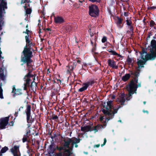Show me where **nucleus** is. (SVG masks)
<instances>
[{
    "label": "nucleus",
    "mask_w": 156,
    "mask_h": 156,
    "mask_svg": "<svg viewBox=\"0 0 156 156\" xmlns=\"http://www.w3.org/2000/svg\"><path fill=\"white\" fill-rule=\"evenodd\" d=\"M141 67L139 68L138 66L136 70L134 72L131 70H129L131 75L133 76L134 77L126 86L128 91V97L126 98L130 97L134 93H136L137 88L141 87V82L138 83V77L140 75V73L141 71Z\"/></svg>",
    "instance_id": "1"
},
{
    "label": "nucleus",
    "mask_w": 156,
    "mask_h": 156,
    "mask_svg": "<svg viewBox=\"0 0 156 156\" xmlns=\"http://www.w3.org/2000/svg\"><path fill=\"white\" fill-rule=\"evenodd\" d=\"M103 108L102 112L103 113L107 116L108 117L105 118V121L103 119L105 118L104 116H101L100 118V121L103 124H106L108 121L114 117V114L117 113L118 109L114 108L112 101H106L102 104Z\"/></svg>",
    "instance_id": "2"
},
{
    "label": "nucleus",
    "mask_w": 156,
    "mask_h": 156,
    "mask_svg": "<svg viewBox=\"0 0 156 156\" xmlns=\"http://www.w3.org/2000/svg\"><path fill=\"white\" fill-rule=\"evenodd\" d=\"M26 45L24 46L23 50L22 52L21 57H23V59L24 61L30 60V58H32L33 55V53L30 51V47L31 44L33 42L32 39H29L28 35L25 36Z\"/></svg>",
    "instance_id": "3"
},
{
    "label": "nucleus",
    "mask_w": 156,
    "mask_h": 156,
    "mask_svg": "<svg viewBox=\"0 0 156 156\" xmlns=\"http://www.w3.org/2000/svg\"><path fill=\"white\" fill-rule=\"evenodd\" d=\"M36 76L35 74L27 73L25 76L24 78L26 79V83L24 84L23 89L26 90L28 88L30 90L34 91V88H36L37 84L34 82Z\"/></svg>",
    "instance_id": "4"
},
{
    "label": "nucleus",
    "mask_w": 156,
    "mask_h": 156,
    "mask_svg": "<svg viewBox=\"0 0 156 156\" xmlns=\"http://www.w3.org/2000/svg\"><path fill=\"white\" fill-rule=\"evenodd\" d=\"M99 10L98 6L95 5H92L89 6V15L92 17H96L99 15Z\"/></svg>",
    "instance_id": "5"
},
{
    "label": "nucleus",
    "mask_w": 156,
    "mask_h": 156,
    "mask_svg": "<svg viewBox=\"0 0 156 156\" xmlns=\"http://www.w3.org/2000/svg\"><path fill=\"white\" fill-rule=\"evenodd\" d=\"M80 140L76 138H69L64 140V146L67 148H72L73 147L74 144L80 142Z\"/></svg>",
    "instance_id": "6"
},
{
    "label": "nucleus",
    "mask_w": 156,
    "mask_h": 156,
    "mask_svg": "<svg viewBox=\"0 0 156 156\" xmlns=\"http://www.w3.org/2000/svg\"><path fill=\"white\" fill-rule=\"evenodd\" d=\"M32 58H30V60H27L26 61H24L23 58V57H21V62H23L21 65L23 66L24 64H26L27 67V70H28V73L31 74V73L34 70L31 63L33 62V60L31 59Z\"/></svg>",
    "instance_id": "7"
},
{
    "label": "nucleus",
    "mask_w": 156,
    "mask_h": 156,
    "mask_svg": "<svg viewBox=\"0 0 156 156\" xmlns=\"http://www.w3.org/2000/svg\"><path fill=\"white\" fill-rule=\"evenodd\" d=\"M26 90L25 94H24L23 93V90H22L19 89H16L15 88V85H13V86L12 93V94L13 97H15L17 95L23 94L24 95L23 96L28 98V94L27 92V89Z\"/></svg>",
    "instance_id": "8"
},
{
    "label": "nucleus",
    "mask_w": 156,
    "mask_h": 156,
    "mask_svg": "<svg viewBox=\"0 0 156 156\" xmlns=\"http://www.w3.org/2000/svg\"><path fill=\"white\" fill-rule=\"evenodd\" d=\"M151 54H147L145 57V58L142 59L143 64L145 65L146 62L149 60H154L156 57V53L154 52L153 50H151Z\"/></svg>",
    "instance_id": "9"
},
{
    "label": "nucleus",
    "mask_w": 156,
    "mask_h": 156,
    "mask_svg": "<svg viewBox=\"0 0 156 156\" xmlns=\"http://www.w3.org/2000/svg\"><path fill=\"white\" fill-rule=\"evenodd\" d=\"M95 83V81L94 80H92L88 81L86 83H84L83 84V86L80 88L78 91L79 92H83L85 90H86L88 87L89 86H91L92 85Z\"/></svg>",
    "instance_id": "10"
},
{
    "label": "nucleus",
    "mask_w": 156,
    "mask_h": 156,
    "mask_svg": "<svg viewBox=\"0 0 156 156\" xmlns=\"http://www.w3.org/2000/svg\"><path fill=\"white\" fill-rule=\"evenodd\" d=\"M9 117H6L0 120V129H3L5 128V126L8 123Z\"/></svg>",
    "instance_id": "11"
},
{
    "label": "nucleus",
    "mask_w": 156,
    "mask_h": 156,
    "mask_svg": "<svg viewBox=\"0 0 156 156\" xmlns=\"http://www.w3.org/2000/svg\"><path fill=\"white\" fill-rule=\"evenodd\" d=\"M108 66L113 69H117L118 66L116 65V62L113 59H109L107 61Z\"/></svg>",
    "instance_id": "12"
},
{
    "label": "nucleus",
    "mask_w": 156,
    "mask_h": 156,
    "mask_svg": "<svg viewBox=\"0 0 156 156\" xmlns=\"http://www.w3.org/2000/svg\"><path fill=\"white\" fill-rule=\"evenodd\" d=\"M31 109V107L30 105H27V108L26 114L27 115V122L29 123H31L33 122V120H31L30 119V112Z\"/></svg>",
    "instance_id": "13"
},
{
    "label": "nucleus",
    "mask_w": 156,
    "mask_h": 156,
    "mask_svg": "<svg viewBox=\"0 0 156 156\" xmlns=\"http://www.w3.org/2000/svg\"><path fill=\"white\" fill-rule=\"evenodd\" d=\"M106 126V124H103V125H99L94 127H92V131H94V133H96V132H97L98 130L105 128Z\"/></svg>",
    "instance_id": "14"
},
{
    "label": "nucleus",
    "mask_w": 156,
    "mask_h": 156,
    "mask_svg": "<svg viewBox=\"0 0 156 156\" xmlns=\"http://www.w3.org/2000/svg\"><path fill=\"white\" fill-rule=\"evenodd\" d=\"M72 154L71 151L70 149H68L66 150L63 153H60L57 155L56 156H69Z\"/></svg>",
    "instance_id": "15"
},
{
    "label": "nucleus",
    "mask_w": 156,
    "mask_h": 156,
    "mask_svg": "<svg viewBox=\"0 0 156 156\" xmlns=\"http://www.w3.org/2000/svg\"><path fill=\"white\" fill-rule=\"evenodd\" d=\"M131 75L130 73H126L122 77V80L124 82H126L131 77L133 78V76L132 75V76H131Z\"/></svg>",
    "instance_id": "16"
},
{
    "label": "nucleus",
    "mask_w": 156,
    "mask_h": 156,
    "mask_svg": "<svg viewBox=\"0 0 156 156\" xmlns=\"http://www.w3.org/2000/svg\"><path fill=\"white\" fill-rule=\"evenodd\" d=\"M55 21L56 23H61L64 22V19L62 17L58 16L55 17Z\"/></svg>",
    "instance_id": "17"
},
{
    "label": "nucleus",
    "mask_w": 156,
    "mask_h": 156,
    "mask_svg": "<svg viewBox=\"0 0 156 156\" xmlns=\"http://www.w3.org/2000/svg\"><path fill=\"white\" fill-rule=\"evenodd\" d=\"M76 65V61L75 60H74L73 63L71 62L69 65V69L70 71L73 70L74 68H75Z\"/></svg>",
    "instance_id": "18"
},
{
    "label": "nucleus",
    "mask_w": 156,
    "mask_h": 156,
    "mask_svg": "<svg viewBox=\"0 0 156 156\" xmlns=\"http://www.w3.org/2000/svg\"><path fill=\"white\" fill-rule=\"evenodd\" d=\"M139 53L140 54V58L142 59L145 58V54H147L146 50L144 48H142V51L140 52Z\"/></svg>",
    "instance_id": "19"
},
{
    "label": "nucleus",
    "mask_w": 156,
    "mask_h": 156,
    "mask_svg": "<svg viewBox=\"0 0 156 156\" xmlns=\"http://www.w3.org/2000/svg\"><path fill=\"white\" fill-rule=\"evenodd\" d=\"M92 127L90 126H86L83 127H81V130L84 132L91 131H92Z\"/></svg>",
    "instance_id": "20"
},
{
    "label": "nucleus",
    "mask_w": 156,
    "mask_h": 156,
    "mask_svg": "<svg viewBox=\"0 0 156 156\" xmlns=\"http://www.w3.org/2000/svg\"><path fill=\"white\" fill-rule=\"evenodd\" d=\"M117 18L118 20L117 22V24L119 28H122L123 25V24L121 25L123 19L119 17H117Z\"/></svg>",
    "instance_id": "21"
},
{
    "label": "nucleus",
    "mask_w": 156,
    "mask_h": 156,
    "mask_svg": "<svg viewBox=\"0 0 156 156\" xmlns=\"http://www.w3.org/2000/svg\"><path fill=\"white\" fill-rule=\"evenodd\" d=\"M127 27L129 30H128L127 33H130L131 34H133V33L134 27L133 24L130 25V26H127Z\"/></svg>",
    "instance_id": "22"
},
{
    "label": "nucleus",
    "mask_w": 156,
    "mask_h": 156,
    "mask_svg": "<svg viewBox=\"0 0 156 156\" xmlns=\"http://www.w3.org/2000/svg\"><path fill=\"white\" fill-rule=\"evenodd\" d=\"M19 146H15L12 149L11 151L13 153L14 155V154H17L19 151Z\"/></svg>",
    "instance_id": "23"
},
{
    "label": "nucleus",
    "mask_w": 156,
    "mask_h": 156,
    "mask_svg": "<svg viewBox=\"0 0 156 156\" xmlns=\"http://www.w3.org/2000/svg\"><path fill=\"white\" fill-rule=\"evenodd\" d=\"M137 63L138 66H139V68L140 67H144V64H143V61L141 59L140 60L139 59H137Z\"/></svg>",
    "instance_id": "24"
},
{
    "label": "nucleus",
    "mask_w": 156,
    "mask_h": 156,
    "mask_svg": "<svg viewBox=\"0 0 156 156\" xmlns=\"http://www.w3.org/2000/svg\"><path fill=\"white\" fill-rule=\"evenodd\" d=\"M151 46L154 49L156 48V41L154 40H152L151 42Z\"/></svg>",
    "instance_id": "25"
},
{
    "label": "nucleus",
    "mask_w": 156,
    "mask_h": 156,
    "mask_svg": "<svg viewBox=\"0 0 156 156\" xmlns=\"http://www.w3.org/2000/svg\"><path fill=\"white\" fill-rule=\"evenodd\" d=\"M7 5V2H5V1H2L1 2V6L2 7L4 8H6L7 9V7L6 6V5Z\"/></svg>",
    "instance_id": "26"
},
{
    "label": "nucleus",
    "mask_w": 156,
    "mask_h": 156,
    "mask_svg": "<svg viewBox=\"0 0 156 156\" xmlns=\"http://www.w3.org/2000/svg\"><path fill=\"white\" fill-rule=\"evenodd\" d=\"M8 149V148L6 147H5L3 148L1 151V153H0V156L2 155V153L5 152Z\"/></svg>",
    "instance_id": "27"
},
{
    "label": "nucleus",
    "mask_w": 156,
    "mask_h": 156,
    "mask_svg": "<svg viewBox=\"0 0 156 156\" xmlns=\"http://www.w3.org/2000/svg\"><path fill=\"white\" fill-rule=\"evenodd\" d=\"M32 11V10L31 8H27L26 10V15L28 16V15L30 14Z\"/></svg>",
    "instance_id": "28"
},
{
    "label": "nucleus",
    "mask_w": 156,
    "mask_h": 156,
    "mask_svg": "<svg viewBox=\"0 0 156 156\" xmlns=\"http://www.w3.org/2000/svg\"><path fill=\"white\" fill-rule=\"evenodd\" d=\"M124 98H117V101L119 102L122 104H123L125 101Z\"/></svg>",
    "instance_id": "29"
},
{
    "label": "nucleus",
    "mask_w": 156,
    "mask_h": 156,
    "mask_svg": "<svg viewBox=\"0 0 156 156\" xmlns=\"http://www.w3.org/2000/svg\"><path fill=\"white\" fill-rule=\"evenodd\" d=\"M27 129L26 132H27V135H28L29 134V133H30V128H29L30 126V124H28L27 125Z\"/></svg>",
    "instance_id": "30"
},
{
    "label": "nucleus",
    "mask_w": 156,
    "mask_h": 156,
    "mask_svg": "<svg viewBox=\"0 0 156 156\" xmlns=\"http://www.w3.org/2000/svg\"><path fill=\"white\" fill-rule=\"evenodd\" d=\"M126 24L127 26H130V25H132V22L130 20L127 19L126 20Z\"/></svg>",
    "instance_id": "31"
},
{
    "label": "nucleus",
    "mask_w": 156,
    "mask_h": 156,
    "mask_svg": "<svg viewBox=\"0 0 156 156\" xmlns=\"http://www.w3.org/2000/svg\"><path fill=\"white\" fill-rule=\"evenodd\" d=\"M155 25H156L155 22L153 20H151L150 22V27H152Z\"/></svg>",
    "instance_id": "32"
},
{
    "label": "nucleus",
    "mask_w": 156,
    "mask_h": 156,
    "mask_svg": "<svg viewBox=\"0 0 156 156\" xmlns=\"http://www.w3.org/2000/svg\"><path fill=\"white\" fill-rule=\"evenodd\" d=\"M31 32H32L30 30H29L28 29H27L26 30V31H23V33L27 34V35H28V37H29L30 36V35H29V33H31Z\"/></svg>",
    "instance_id": "33"
},
{
    "label": "nucleus",
    "mask_w": 156,
    "mask_h": 156,
    "mask_svg": "<svg viewBox=\"0 0 156 156\" xmlns=\"http://www.w3.org/2000/svg\"><path fill=\"white\" fill-rule=\"evenodd\" d=\"M30 135V133H29V134L28 135H27V133H26V134L25 135V136H24V137H23V142H24L27 141V137L28 136H29Z\"/></svg>",
    "instance_id": "34"
},
{
    "label": "nucleus",
    "mask_w": 156,
    "mask_h": 156,
    "mask_svg": "<svg viewBox=\"0 0 156 156\" xmlns=\"http://www.w3.org/2000/svg\"><path fill=\"white\" fill-rule=\"evenodd\" d=\"M35 44L34 43H33L32 42V43H31V45H30V51H31L32 52V53H33V52L34 51V50L33 49V48L32 47H31V46L34 47L35 46Z\"/></svg>",
    "instance_id": "35"
},
{
    "label": "nucleus",
    "mask_w": 156,
    "mask_h": 156,
    "mask_svg": "<svg viewBox=\"0 0 156 156\" xmlns=\"http://www.w3.org/2000/svg\"><path fill=\"white\" fill-rule=\"evenodd\" d=\"M107 40V37L105 36L103 37L101 40V41L102 43H104L106 42Z\"/></svg>",
    "instance_id": "36"
},
{
    "label": "nucleus",
    "mask_w": 156,
    "mask_h": 156,
    "mask_svg": "<svg viewBox=\"0 0 156 156\" xmlns=\"http://www.w3.org/2000/svg\"><path fill=\"white\" fill-rule=\"evenodd\" d=\"M2 92L3 90L1 87L0 86V98H3Z\"/></svg>",
    "instance_id": "37"
},
{
    "label": "nucleus",
    "mask_w": 156,
    "mask_h": 156,
    "mask_svg": "<svg viewBox=\"0 0 156 156\" xmlns=\"http://www.w3.org/2000/svg\"><path fill=\"white\" fill-rule=\"evenodd\" d=\"M127 61L128 63L130 65L132 63V60L131 58L128 57V58L127 59Z\"/></svg>",
    "instance_id": "38"
},
{
    "label": "nucleus",
    "mask_w": 156,
    "mask_h": 156,
    "mask_svg": "<svg viewBox=\"0 0 156 156\" xmlns=\"http://www.w3.org/2000/svg\"><path fill=\"white\" fill-rule=\"evenodd\" d=\"M30 2H31L29 1H28L27 0H21L20 3L22 4L26 2L27 3H29Z\"/></svg>",
    "instance_id": "39"
},
{
    "label": "nucleus",
    "mask_w": 156,
    "mask_h": 156,
    "mask_svg": "<svg viewBox=\"0 0 156 156\" xmlns=\"http://www.w3.org/2000/svg\"><path fill=\"white\" fill-rule=\"evenodd\" d=\"M90 1L92 2H98L100 3L101 1V0H89Z\"/></svg>",
    "instance_id": "40"
},
{
    "label": "nucleus",
    "mask_w": 156,
    "mask_h": 156,
    "mask_svg": "<svg viewBox=\"0 0 156 156\" xmlns=\"http://www.w3.org/2000/svg\"><path fill=\"white\" fill-rule=\"evenodd\" d=\"M110 53H111V55H117V53L114 51L112 50V51H111Z\"/></svg>",
    "instance_id": "41"
},
{
    "label": "nucleus",
    "mask_w": 156,
    "mask_h": 156,
    "mask_svg": "<svg viewBox=\"0 0 156 156\" xmlns=\"http://www.w3.org/2000/svg\"><path fill=\"white\" fill-rule=\"evenodd\" d=\"M147 9L149 10H151L153 9H156V7L154 6L149 7H148Z\"/></svg>",
    "instance_id": "42"
},
{
    "label": "nucleus",
    "mask_w": 156,
    "mask_h": 156,
    "mask_svg": "<svg viewBox=\"0 0 156 156\" xmlns=\"http://www.w3.org/2000/svg\"><path fill=\"white\" fill-rule=\"evenodd\" d=\"M106 142V138H105L104 139V142L103 144H102L101 145V146L102 147L105 144Z\"/></svg>",
    "instance_id": "43"
},
{
    "label": "nucleus",
    "mask_w": 156,
    "mask_h": 156,
    "mask_svg": "<svg viewBox=\"0 0 156 156\" xmlns=\"http://www.w3.org/2000/svg\"><path fill=\"white\" fill-rule=\"evenodd\" d=\"M106 142V138H105L104 139V142L103 144H102L101 145V146L102 147L105 144Z\"/></svg>",
    "instance_id": "44"
},
{
    "label": "nucleus",
    "mask_w": 156,
    "mask_h": 156,
    "mask_svg": "<svg viewBox=\"0 0 156 156\" xmlns=\"http://www.w3.org/2000/svg\"><path fill=\"white\" fill-rule=\"evenodd\" d=\"M67 30H68L69 31L71 30V27L70 26H69L67 27Z\"/></svg>",
    "instance_id": "45"
},
{
    "label": "nucleus",
    "mask_w": 156,
    "mask_h": 156,
    "mask_svg": "<svg viewBox=\"0 0 156 156\" xmlns=\"http://www.w3.org/2000/svg\"><path fill=\"white\" fill-rule=\"evenodd\" d=\"M76 61V63L77 65V62L79 64H80L81 62V61L80 60H75Z\"/></svg>",
    "instance_id": "46"
},
{
    "label": "nucleus",
    "mask_w": 156,
    "mask_h": 156,
    "mask_svg": "<svg viewBox=\"0 0 156 156\" xmlns=\"http://www.w3.org/2000/svg\"><path fill=\"white\" fill-rule=\"evenodd\" d=\"M44 30H48V31H51V29L50 28H48L46 29H45V28H44Z\"/></svg>",
    "instance_id": "47"
},
{
    "label": "nucleus",
    "mask_w": 156,
    "mask_h": 156,
    "mask_svg": "<svg viewBox=\"0 0 156 156\" xmlns=\"http://www.w3.org/2000/svg\"><path fill=\"white\" fill-rule=\"evenodd\" d=\"M27 5L25 4V5L23 6L24 9L26 10V9H27Z\"/></svg>",
    "instance_id": "48"
},
{
    "label": "nucleus",
    "mask_w": 156,
    "mask_h": 156,
    "mask_svg": "<svg viewBox=\"0 0 156 156\" xmlns=\"http://www.w3.org/2000/svg\"><path fill=\"white\" fill-rule=\"evenodd\" d=\"M96 45H97V44L96 42H95L94 44V45L95 47H93V50H95V48L96 46Z\"/></svg>",
    "instance_id": "49"
},
{
    "label": "nucleus",
    "mask_w": 156,
    "mask_h": 156,
    "mask_svg": "<svg viewBox=\"0 0 156 156\" xmlns=\"http://www.w3.org/2000/svg\"><path fill=\"white\" fill-rule=\"evenodd\" d=\"M80 3L79 4V5H81L82 4V2L84 1V0H78Z\"/></svg>",
    "instance_id": "50"
},
{
    "label": "nucleus",
    "mask_w": 156,
    "mask_h": 156,
    "mask_svg": "<svg viewBox=\"0 0 156 156\" xmlns=\"http://www.w3.org/2000/svg\"><path fill=\"white\" fill-rule=\"evenodd\" d=\"M58 118V117L57 115H55V116H53L52 117L53 119H57Z\"/></svg>",
    "instance_id": "51"
},
{
    "label": "nucleus",
    "mask_w": 156,
    "mask_h": 156,
    "mask_svg": "<svg viewBox=\"0 0 156 156\" xmlns=\"http://www.w3.org/2000/svg\"><path fill=\"white\" fill-rule=\"evenodd\" d=\"M94 39L95 42L97 40L98 37L97 36H94Z\"/></svg>",
    "instance_id": "52"
},
{
    "label": "nucleus",
    "mask_w": 156,
    "mask_h": 156,
    "mask_svg": "<svg viewBox=\"0 0 156 156\" xmlns=\"http://www.w3.org/2000/svg\"><path fill=\"white\" fill-rule=\"evenodd\" d=\"M117 55H116L118 57H121V58H122L123 57V56H122L121 55H120L118 54V53H117Z\"/></svg>",
    "instance_id": "53"
},
{
    "label": "nucleus",
    "mask_w": 156,
    "mask_h": 156,
    "mask_svg": "<svg viewBox=\"0 0 156 156\" xmlns=\"http://www.w3.org/2000/svg\"><path fill=\"white\" fill-rule=\"evenodd\" d=\"M2 7H1V5H0V14H1L2 12Z\"/></svg>",
    "instance_id": "54"
},
{
    "label": "nucleus",
    "mask_w": 156,
    "mask_h": 156,
    "mask_svg": "<svg viewBox=\"0 0 156 156\" xmlns=\"http://www.w3.org/2000/svg\"><path fill=\"white\" fill-rule=\"evenodd\" d=\"M124 15L125 16H128V13L127 12H125L124 13Z\"/></svg>",
    "instance_id": "55"
},
{
    "label": "nucleus",
    "mask_w": 156,
    "mask_h": 156,
    "mask_svg": "<svg viewBox=\"0 0 156 156\" xmlns=\"http://www.w3.org/2000/svg\"><path fill=\"white\" fill-rule=\"evenodd\" d=\"M100 146V144H97V145H95L94 146V147H99Z\"/></svg>",
    "instance_id": "56"
},
{
    "label": "nucleus",
    "mask_w": 156,
    "mask_h": 156,
    "mask_svg": "<svg viewBox=\"0 0 156 156\" xmlns=\"http://www.w3.org/2000/svg\"><path fill=\"white\" fill-rule=\"evenodd\" d=\"M91 97L92 98H93V97H94V98H97V97L95 94H93Z\"/></svg>",
    "instance_id": "57"
},
{
    "label": "nucleus",
    "mask_w": 156,
    "mask_h": 156,
    "mask_svg": "<svg viewBox=\"0 0 156 156\" xmlns=\"http://www.w3.org/2000/svg\"><path fill=\"white\" fill-rule=\"evenodd\" d=\"M150 37V35H148V36L146 39L147 40Z\"/></svg>",
    "instance_id": "58"
},
{
    "label": "nucleus",
    "mask_w": 156,
    "mask_h": 156,
    "mask_svg": "<svg viewBox=\"0 0 156 156\" xmlns=\"http://www.w3.org/2000/svg\"><path fill=\"white\" fill-rule=\"evenodd\" d=\"M4 73H2L0 74V76L2 77V76H4Z\"/></svg>",
    "instance_id": "59"
},
{
    "label": "nucleus",
    "mask_w": 156,
    "mask_h": 156,
    "mask_svg": "<svg viewBox=\"0 0 156 156\" xmlns=\"http://www.w3.org/2000/svg\"><path fill=\"white\" fill-rule=\"evenodd\" d=\"M112 51V50L111 49H109L107 50V51H108L110 53V52H111V51Z\"/></svg>",
    "instance_id": "60"
},
{
    "label": "nucleus",
    "mask_w": 156,
    "mask_h": 156,
    "mask_svg": "<svg viewBox=\"0 0 156 156\" xmlns=\"http://www.w3.org/2000/svg\"><path fill=\"white\" fill-rule=\"evenodd\" d=\"M90 42H91V43L92 44V45H93L94 43H93V41H92V40L91 39H90Z\"/></svg>",
    "instance_id": "61"
},
{
    "label": "nucleus",
    "mask_w": 156,
    "mask_h": 156,
    "mask_svg": "<svg viewBox=\"0 0 156 156\" xmlns=\"http://www.w3.org/2000/svg\"><path fill=\"white\" fill-rule=\"evenodd\" d=\"M25 4L27 5V7H30V4Z\"/></svg>",
    "instance_id": "62"
},
{
    "label": "nucleus",
    "mask_w": 156,
    "mask_h": 156,
    "mask_svg": "<svg viewBox=\"0 0 156 156\" xmlns=\"http://www.w3.org/2000/svg\"><path fill=\"white\" fill-rule=\"evenodd\" d=\"M39 31L38 32V33H39V34H40L41 33H42V32H41V29H40H40H39Z\"/></svg>",
    "instance_id": "63"
},
{
    "label": "nucleus",
    "mask_w": 156,
    "mask_h": 156,
    "mask_svg": "<svg viewBox=\"0 0 156 156\" xmlns=\"http://www.w3.org/2000/svg\"><path fill=\"white\" fill-rule=\"evenodd\" d=\"M90 36H91L92 37L93 36V34H91V33H90Z\"/></svg>",
    "instance_id": "64"
}]
</instances>
